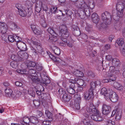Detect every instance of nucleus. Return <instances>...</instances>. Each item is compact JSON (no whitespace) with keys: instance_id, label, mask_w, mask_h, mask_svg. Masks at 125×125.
I'll list each match as a JSON object with an SVG mask.
<instances>
[{"instance_id":"nucleus-29","label":"nucleus","mask_w":125,"mask_h":125,"mask_svg":"<svg viewBox=\"0 0 125 125\" xmlns=\"http://www.w3.org/2000/svg\"><path fill=\"white\" fill-rule=\"evenodd\" d=\"M112 63L113 66H119L120 63L119 59L114 58L112 60Z\"/></svg>"},{"instance_id":"nucleus-40","label":"nucleus","mask_w":125,"mask_h":125,"mask_svg":"<svg viewBox=\"0 0 125 125\" xmlns=\"http://www.w3.org/2000/svg\"><path fill=\"white\" fill-rule=\"evenodd\" d=\"M15 35L12 36L11 35H10L8 37V40L10 42H13L14 41H18L17 39L15 38H14V36Z\"/></svg>"},{"instance_id":"nucleus-26","label":"nucleus","mask_w":125,"mask_h":125,"mask_svg":"<svg viewBox=\"0 0 125 125\" xmlns=\"http://www.w3.org/2000/svg\"><path fill=\"white\" fill-rule=\"evenodd\" d=\"M122 115V111L121 110L117 109L115 119L116 120H120L121 118Z\"/></svg>"},{"instance_id":"nucleus-62","label":"nucleus","mask_w":125,"mask_h":125,"mask_svg":"<svg viewBox=\"0 0 125 125\" xmlns=\"http://www.w3.org/2000/svg\"><path fill=\"white\" fill-rule=\"evenodd\" d=\"M15 84L17 86L19 87H21L22 85V83L19 82H15Z\"/></svg>"},{"instance_id":"nucleus-33","label":"nucleus","mask_w":125,"mask_h":125,"mask_svg":"<svg viewBox=\"0 0 125 125\" xmlns=\"http://www.w3.org/2000/svg\"><path fill=\"white\" fill-rule=\"evenodd\" d=\"M119 10L117 14V16L119 17H122L123 15V8L121 7V5L119 6Z\"/></svg>"},{"instance_id":"nucleus-55","label":"nucleus","mask_w":125,"mask_h":125,"mask_svg":"<svg viewBox=\"0 0 125 125\" xmlns=\"http://www.w3.org/2000/svg\"><path fill=\"white\" fill-rule=\"evenodd\" d=\"M17 57L18 56H17L15 54H13L11 55V58L14 61H18Z\"/></svg>"},{"instance_id":"nucleus-11","label":"nucleus","mask_w":125,"mask_h":125,"mask_svg":"<svg viewBox=\"0 0 125 125\" xmlns=\"http://www.w3.org/2000/svg\"><path fill=\"white\" fill-rule=\"evenodd\" d=\"M31 27L34 33L37 35H41L42 33V31L40 29L33 25H31Z\"/></svg>"},{"instance_id":"nucleus-42","label":"nucleus","mask_w":125,"mask_h":125,"mask_svg":"<svg viewBox=\"0 0 125 125\" xmlns=\"http://www.w3.org/2000/svg\"><path fill=\"white\" fill-rule=\"evenodd\" d=\"M54 52L55 54L58 55L60 53V49L56 47H54L53 48Z\"/></svg>"},{"instance_id":"nucleus-56","label":"nucleus","mask_w":125,"mask_h":125,"mask_svg":"<svg viewBox=\"0 0 125 125\" xmlns=\"http://www.w3.org/2000/svg\"><path fill=\"white\" fill-rule=\"evenodd\" d=\"M51 124V123L50 121H45L43 122V124L44 125H50Z\"/></svg>"},{"instance_id":"nucleus-22","label":"nucleus","mask_w":125,"mask_h":125,"mask_svg":"<svg viewBox=\"0 0 125 125\" xmlns=\"http://www.w3.org/2000/svg\"><path fill=\"white\" fill-rule=\"evenodd\" d=\"M83 115L87 118L83 120V122L85 125H92L90 121V119L88 118L89 116V115L85 113H83Z\"/></svg>"},{"instance_id":"nucleus-19","label":"nucleus","mask_w":125,"mask_h":125,"mask_svg":"<svg viewBox=\"0 0 125 125\" xmlns=\"http://www.w3.org/2000/svg\"><path fill=\"white\" fill-rule=\"evenodd\" d=\"M108 76L110 77V79H104L102 80V82L103 83H107L108 82H111V81L113 82L115 80L116 78L115 76L113 75L111 73L110 74L108 75Z\"/></svg>"},{"instance_id":"nucleus-9","label":"nucleus","mask_w":125,"mask_h":125,"mask_svg":"<svg viewBox=\"0 0 125 125\" xmlns=\"http://www.w3.org/2000/svg\"><path fill=\"white\" fill-rule=\"evenodd\" d=\"M76 98L75 100V106L77 109L79 110L80 109V104L81 101V98L80 95H76L75 96Z\"/></svg>"},{"instance_id":"nucleus-4","label":"nucleus","mask_w":125,"mask_h":125,"mask_svg":"<svg viewBox=\"0 0 125 125\" xmlns=\"http://www.w3.org/2000/svg\"><path fill=\"white\" fill-rule=\"evenodd\" d=\"M74 4L78 8L82 9L83 10L86 9L87 8L89 7L83 0H79L78 1L75 2Z\"/></svg>"},{"instance_id":"nucleus-6","label":"nucleus","mask_w":125,"mask_h":125,"mask_svg":"<svg viewBox=\"0 0 125 125\" xmlns=\"http://www.w3.org/2000/svg\"><path fill=\"white\" fill-rule=\"evenodd\" d=\"M118 95L111 89L109 98L108 99H109L112 102H115L118 101Z\"/></svg>"},{"instance_id":"nucleus-52","label":"nucleus","mask_w":125,"mask_h":125,"mask_svg":"<svg viewBox=\"0 0 125 125\" xmlns=\"http://www.w3.org/2000/svg\"><path fill=\"white\" fill-rule=\"evenodd\" d=\"M33 102L34 105L36 107L40 105V102L38 100H33Z\"/></svg>"},{"instance_id":"nucleus-64","label":"nucleus","mask_w":125,"mask_h":125,"mask_svg":"<svg viewBox=\"0 0 125 125\" xmlns=\"http://www.w3.org/2000/svg\"><path fill=\"white\" fill-rule=\"evenodd\" d=\"M122 50V52L124 56H125V47L120 49Z\"/></svg>"},{"instance_id":"nucleus-12","label":"nucleus","mask_w":125,"mask_h":125,"mask_svg":"<svg viewBox=\"0 0 125 125\" xmlns=\"http://www.w3.org/2000/svg\"><path fill=\"white\" fill-rule=\"evenodd\" d=\"M110 91V89H109L108 91H107L105 88H103L101 89V94L104 96V97L105 99H108L109 98Z\"/></svg>"},{"instance_id":"nucleus-50","label":"nucleus","mask_w":125,"mask_h":125,"mask_svg":"<svg viewBox=\"0 0 125 125\" xmlns=\"http://www.w3.org/2000/svg\"><path fill=\"white\" fill-rule=\"evenodd\" d=\"M87 75L92 77H94L95 76V74L92 71H89L87 73Z\"/></svg>"},{"instance_id":"nucleus-36","label":"nucleus","mask_w":125,"mask_h":125,"mask_svg":"<svg viewBox=\"0 0 125 125\" xmlns=\"http://www.w3.org/2000/svg\"><path fill=\"white\" fill-rule=\"evenodd\" d=\"M62 13V14L63 15H65L67 14V16H70V15H72V12L71 11H68L67 10H64V11H62L61 10H59Z\"/></svg>"},{"instance_id":"nucleus-61","label":"nucleus","mask_w":125,"mask_h":125,"mask_svg":"<svg viewBox=\"0 0 125 125\" xmlns=\"http://www.w3.org/2000/svg\"><path fill=\"white\" fill-rule=\"evenodd\" d=\"M115 69V67L113 66H111L110 67V69H109V71L110 72H111V73H110L109 74V75L111 74V73L112 74V73L114 71V70Z\"/></svg>"},{"instance_id":"nucleus-7","label":"nucleus","mask_w":125,"mask_h":125,"mask_svg":"<svg viewBox=\"0 0 125 125\" xmlns=\"http://www.w3.org/2000/svg\"><path fill=\"white\" fill-rule=\"evenodd\" d=\"M95 94H96L89 90L85 91L84 93V98L86 100H89Z\"/></svg>"},{"instance_id":"nucleus-60","label":"nucleus","mask_w":125,"mask_h":125,"mask_svg":"<svg viewBox=\"0 0 125 125\" xmlns=\"http://www.w3.org/2000/svg\"><path fill=\"white\" fill-rule=\"evenodd\" d=\"M72 28L73 30L74 31L78 29L79 28L77 26L74 25H72Z\"/></svg>"},{"instance_id":"nucleus-23","label":"nucleus","mask_w":125,"mask_h":125,"mask_svg":"<svg viewBox=\"0 0 125 125\" xmlns=\"http://www.w3.org/2000/svg\"><path fill=\"white\" fill-rule=\"evenodd\" d=\"M112 83L111 84L112 85H113L115 88L121 91L123 90V87L118 83L117 82H115L114 83Z\"/></svg>"},{"instance_id":"nucleus-18","label":"nucleus","mask_w":125,"mask_h":125,"mask_svg":"<svg viewBox=\"0 0 125 125\" xmlns=\"http://www.w3.org/2000/svg\"><path fill=\"white\" fill-rule=\"evenodd\" d=\"M91 19L93 22L96 24L98 23L100 21L99 16L96 13H94L92 15Z\"/></svg>"},{"instance_id":"nucleus-37","label":"nucleus","mask_w":125,"mask_h":125,"mask_svg":"<svg viewBox=\"0 0 125 125\" xmlns=\"http://www.w3.org/2000/svg\"><path fill=\"white\" fill-rule=\"evenodd\" d=\"M33 88H31L28 89V91L29 94L32 97H34L35 96V92Z\"/></svg>"},{"instance_id":"nucleus-17","label":"nucleus","mask_w":125,"mask_h":125,"mask_svg":"<svg viewBox=\"0 0 125 125\" xmlns=\"http://www.w3.org/2000/svg\"><path fill=\"white\" fill-rule=\"evenodd\" d=\"M102 19L104 21H106L108 19H111V15L108 12L106 11L102 14Z\"/></svg>"},{"instance_id":"nucleus-13","label":"nucleus","mask_w":125,"mask_h":125,"mask_svg":"<svg viewBox=\"0 0 125 125\" xmlns=\"http://www.w3.org/2000/svg\"><path fill=\"white\" fill-rule=\"evenodd\" d=\"M21 94V93L17 89L14 90L10 98L16 99L19 98Z\"/></svg>"},{"instance_id":"nucleus-20","label":"nucleus","mask_w":125,"mask_h":125,"mask_svg":"<svg viewBox=\"0 0 125 125\" xmlns=\"http://www.w3.org/2000/svg\"><path fill=\"white\" fill-rule=\"evenodd\" d=\"M40 75L43 81V83L46 84L49 83L50 82V80L49 78L46 75L43 74L42 73L40 74Z\"/></svg>"},{"instance_id":"nucleus-31","label":"nucleus","mask_w":125,"mask_h":125,"mask_svg":"<svg viewBox=\"0 0 125 125\" xmlns=\"http://www.w3.org/2000/svg\"><path fill=\"white\" fill-rule=\"evenodd\" d=\"M30 122L32 124H36L39 121L37 118L35 117L32 116L30 117Z\"/></svg>"},{"instance_id":"nucleus-44","label":"nucleus","mask_w":125,"mask_h":125,"mask_svg":"<svg viewBox=\"0 0 125 125\" xmlns=\"http://www.w3.org/2000/svg\"><path fill=\"white\" fill-rule=\"evenodd\" d=\"M10 66L13 68H16L18 67V64L16 61H12L10 63Z\"/></svg>"},{"instance_id":"nucleus-5","label":"nucleus","mask_w":125,"mask_h":125,"mask_svg":"<svg viewBox=\"0 0 125 125\" xmlns=\"http://www.w3.org/2000/svg\"><path fill=\"white\" fill-rule=\"evenodd\" d=\"M59 94L62 95V99L65 102H68L70 99V97L66 94V92L62 89H60L58 90Z\"/></svg>"},{"instance_id":"nucleus-3","label":"nucleus","mask_w":125,"mask_h":125,"mask_svg":"<svg viewBox=\"0 0 125 125\" xmlns=\"http://www.w3.org/2000/svg\"><path fill=\"white\" fill-rule=\"evenodd\" d=\"M17 60L23 61L28 58V55L25 51L21 50L17 52Z\"/></svg>"},{"instance_id":"nucleus-34","label":"nucleus","mask_w":125,"mask_h":125,"mask_svg":"<svg viewBox=\"0 0 125 125\" xmlns=\"http://www.w3.org/2000/svg\"><path fill=\"white\" fill-rule=\"evenodd\" d=\"M57 35H50L49 36V41L50 42H55L57 40Z\"/></svg>"},{"instance_id":"nucleus-46","label":"nucleus","mask_w":125,"mask_h":125,"mask_svg":"<svg viewBox=\"0 0 125 125\" xmlns=\"http://www.w3.org/2000/svg\"><path fill=\"white\" fill-rule=\"evenodd\" d=\"M15 7L18 9V12L19 11L21 10L23 8L22 5L19 3H17L16 4Z\"/></svg>"},{"instance_id":"nucleus-27","label":"nucleus","mask_w":125,"mask_h":125,"mask_svg":"<svg viewBox=\"0 0 125 125\" xmlns=\"http://www.w3.org/2000/svg\"><path fill=\"white\" fill-rule=\"evenodd\" d=\"M5 91L6 96L10 98L13 92L12 90L10 88L8 87L5 89Z\"/></svg>"},{"instance_id":"nucleus-48","label":"nucleus","mask_w":125,"mask_h":125,"mask_svg":"<svg viewBox=\"0 0 125 125\" xmlns=\"http://www.w3.org/2000/svg\"><path fill=\"white\" fill-rule=\"evenodd\" d=\"M50 11L52 13H56L58 12L57 8L56 7H52L51 8Z\"/></svg>"},{"instance_id":"nucleus-16","label":"nucleus","mask_w":125,"mask_h":125,"mask_svg":"<svg viewBox=\"0 0 125 125\" xmlns=\"http://www.w3.org/2000/svg\"><path fill=\"white\" fill-rule=\"evenodd\" d=\"M117 44L120 49L125 47V43L123 38H119L117 40L115 44V45H116Z\"/></svg>"},{"instance_id":"nucleus-47","label":"nucleus","mask_w":125,"mask_h":125,"mask_svg":"<svg viewBox=\"0 0 125 125\" xmlns=\"http://www.w3.org/2000/svg\"><path fill=\"white\" fill-rule=\"evenodd\" d=\"M80 33L81 32L79 28L78 29L73 31V34L75 36H79Z\"/></svg>"},{"instance_id":"nucleus-35","label":"nucleus","mask_w":125,"mask_h":125,"mask_svg":"<svg viewBox=\"0 0 125 125\" xmlns=\"http://www.w3.org/2000/svg\"><path fill=\"white\" fill-rule=\"evenodd\" d=\"M27 9L23 8L21 10L19 11V15L23 17H25L27 14Z\"/></svg>"},{"instance_id":"nucleus-2","label":"nucleus","mask_w":125,"mask_h":125,"mask_svg":"<svg viewBox=\"0 0 125 125\" xmlns=\"http://www.w3.org/2000/svg\"><path fill=\"white\" fill-rule=\"evenodd\" d=\"M59 31L60 34L62 37H64L65 38L68 37L69 33L66 26L62 25L60 26Z\"/></svg>"},{"instance_id":"nucleus-15","label":"nucleus","mask_w":125,"mask_h":125,"mask_svg":"<svg viewBox=\"0 0 125 125\" xmlns=\"http://www.w3.org/2000/svg\"><path fill=\"white\" fill-rule=\"evenodd\" d=\"M89 9L87 8L86 9H85L82 11L83 14V15L81 14L80 16V17L81 19H84L85 18L86 16L89 17L90 16L91 14Z\"/></svg>"},{"instance_id":"nucleus-14","label":"nucleus","mask_w":125,"mask_h":125,"mask_svg":"<svg viewBox=\"0 0 125 125\" xmlns=\"http://www.w3.org/2000/svg\"><path fill=\"white\" fill-rule=\"evenodd\" d=\"M76 86L75 83H71L70 85L69 88L67 89L68 93L71 94H73L75 93Z\"/></svg>"},{"instance_id":"nucleus-38","label":"nucleus","mask_w":125,"mask_h":125,"mask_svg":"<svg viewBox=\"0 0 125 125\" xmlns=\"http://www.w3.org/2000/svg\"><path fill=\"white\" fill-rule=\"evenodd\" d=\"M40 2H42V5H41V7L42 8L43 10L47 11L48 10V7L47 5L45 4V2L43 0H39Z\"/></svg>"},{"instance_id":"nucleus-10","label":"nucleus","mask_w":125,"mask_h":125,"mask_svg":"<svg viewBox=\"0 0 125 125\" xmlns=\"http://www.w3.org/2000/svg\"><path fill=\"white\" fill-rule=\"evenodd\" d=\"M111 110V108L110 106L104 104L102 107V113L104 115H108Z\"/></svg>"},{"instance_id":"nucleus-57","label":"nucleus","mask_w":125,"mask_h":125,"mask_svg":"<svg viewBox=\"0 0 125 125\" xmlns=\"http://www.w3.org/2000/svg\"><path fill=\"white\" fill-rule=\"evenodd\" d=\"M105 122L106 125H113V124L111 120H107Z\"/></svg>"},{"instance_id":"nucleus-8","label":"nucleus","mask_w":125,"mask_h":125,"mask_svg":"<svg viewBox=\"0 0 125 125\" xmlns=\"http://www.w3.org/2000/svg\"><path fill=\"white\" fill-rule=\"evenodd\" d=\"M8 29L7 25L4 22L0 21V33H4Z\"/></svg>"},{"instance_id":"nucleus-25","label":"nucleus","mask_w":125,"mask_h":125,"mask_svg":"<svg viewBox=\"0 0 125 125\" xmlns=\"http://www.w3.org/2000/svg\"><path fill=\"white\" fill-rule=\"evenodd\" d=\"M71 73V74L78 77H81L83 75V73L82 72L77 70H76L74 71H72Z\"/></svg>"},{"instance_id":"nucleus-49","label":"nucleus","mask_w":125,"mask_h":125,"mask_svg":"<svg viewBox=\"0 0 125 125\" xmlns=\"http://www.w3.org/2000/svg\"><path fill=\"white\" fill-rule=\"evenodd\" d=\"M30 118L27 117H24L23 119V123H28L30 122Z\"/></svg>"},{"instance_id":"nucleus-58","label":"nucleus","mask_w":125,"mask_h":125,"mask_svg":"<svg viewBox=\"0 0 125 125\" xmlns=\"http://www.w3.org/2000/svg\"><path fill=\"white\" fill-rule=\"evenodd\" d=\"M21 74H26L28 73V71L26 69H24V70H21V72L20 73Z\"/></svg>"},{"instance_id":"nucleus-32","label":"nucleus","mask_w":125,"mask_h":125,"mask_svg":"<svg viewBox=\"0 0 125 125\" xmlns=\"http://www.w3.org/2000/svg\"><path fill=\"white\" fill-rule=\"evenodd\" d=\"M90 88L89 90L96 94L95 88L96 86L94 82H92L90 83Z\"/></svg>"},{"instance_id":"nucleus-51","label":"nucleus","mask_w":125,"mask_h":125,"mask_svg":"<svg viewBox=\"0 0 125 125\" xmlns=\"http://www.w3.org/2000/svg\"><path fill=\"white\" fill-rule=\"evenodd\" d=\"M36 68L37 71H41L43 67L41 64H38L36 65Z\"/></svg>"},{"instance_id":"nucleus-59","label":"nucleus","mask_w":125,"mask_h":125,"mask_svg":"<svg viewBox=\"0 0 125 125\" xmlns=\"http://www.w3.org/2000/svg\"><path fill=\"white\" fill-rule=\"evenodd\" d=\"M42 113L41 111H38L37 112L36 116L37 118L39 117L42 116Z\"/></svg>"},{"instance_id":"nucleus-21","label":"nucleus","mask_w":125,"mask_h":125,"mask_svg":"<svg viewBox=\"0 0 125 125\" xmlns=\"http://www.w3.org/2000/svg\"><path fill=\"white\" fill-rule=\"evenodd\" d=\"M16 44L18 49L24 51L26 50V46L25 43L22 42H17Z\"/></svg>"},{"instance_id":"nucleus-1","label":"nucleus","mask_w":125,"mask_h":125,"mask_svg":"<svg viewBox=\"0 0 125 125\" xmlns=\"http://www.w3.org/2000/svg\"><path fill=\"white\" fill-rule=\"evenodd\" d=\"M86 110L88 113L92 115L91 118L93 120L98 121L103 120L99 111L95 108L93 104H90V107H87Z\"/></svg>"},{"instance_id":"nucleus-43","label":"nucleus","mask_w":125,"mask_h":125,"mask_svg":"<svg viewBox=\"0 0 125 125\" xmlns=\"http://www.w3.org/2000/svg\"><path fill=\"white\" fill-rule=\"evenodd\" d=\"M45 114L49 119H51V120H52V115L50 112L48 110H46L45 111Z\"/></svg>"},{"instance_id":"nucleus-30","label":"nucleus","mask_w":125,"mask_h":125,"mask_svg":"<svg viewBox=\"0 0 125 125\" xmlns=\"http://www.w3.org/2000/svg\"><path fill=\"white\" fill-rule=\"evenodd\" d=\"M25 63L28 67H34L36 65V63L35 62L28 61H26Z\"/></svg>"},{"instance_id":"nucleus-28","label":"nucleus","mask_w":125,"mask_h":125,"mask_svg":"<svg viewBox=\"0 0 125 125\" xmlns=\"http://www.w3.org/2000/svg\"><path fill=\"white\" fill-rule=\"evenodd\" d=\"M30 78L33 83H38L40 82V79L37 76H31Z\"/></svg>"},{"instance_id":"nucleus-41","label":"nucleus","mask_w":125,"mask_h":125,"mask_svg":"<svg viewBox=\"0 0 125 125\" xmlns=\"http://www.w3.org/2000/svg\"><path fill=\"white\" fill-rule=\"evenodd\" d=\"M37 41V39L35 38L34 37H33L31 38V43L34 45L39 46L40 45V44L38 43Z\"/></svg>"},{"instance_id":"nucleus-45","label":"nucleus","mask_w":125,"mask_h":125,"mask_svg":"<svg viewBox=\"0 0 125 125\" xmlns=\"http://www.w3.org/2000/svg\"><path fill=\"white\" fill-rule=\"evenodd\" d=\"M73 42H74L72 39V38H70L69 41H68L67 42V45L70 47H72L73 46Z\"/></svg>"},{"instance_id":"nucleus-63","label":"nucleus","mask_w":125,"mask_h":125,"mask_svg":"<svg viewBox=\"0 0 125 125\" xmlns=\"http://www.w3.org/2000/svg\"><path fill=\"white\" fill-rule=\"evenodd\" d=\"M110 45L109 44H106L104 46V49L105 50H107L110 48Z\"/></svg>"},{"instance_id":"nucleus-54","label":"nucleus","mask_w":125,"mask_h":125,"mask_svg":"<svg viewBox=\"0 0 125 125\" xmlns=\"http://www.w3.org/2000/svg\"><path fill=\"white\" fill-rule=\"evenodd\" d=\"M75 85L76 86V89L75 90L78 91H80L83 90V88L82 87L80 86H78V85L76 84H75Z\"/></svg>"},{"instance_id":"nucleus-24","label":"nucleus","mask_w":125,"mask_h":125,"mask_svg":"<svg viewBox=\"0 0 125 125\" xmlns=\"http://www.w3.org/2000/svg\"><path fill=\"white\" fill-rule=\"evenodd\" d=\"M42 3L39 0H37L35 8V10L37 12H39L41 11Z\"/></svg>"},{"instance_id":"nucleus-53","label":"nucleus","mask_w":125,"mask_h":125,"mask_svg":"<svg viewBox=\"0 0 125 125\" xmlns=\"http://www.w3.org/2000/svg\"><path fill=\"white\" fill-rule=\"evenodd\" d=\"M92 26L90 25H87L85 27V30L87 31H91L92 29Z\"/></svg>"},{"instance_id":"nucleus-39","label":"nucleus","mask_w":125,"mask_h":125,"mask_svg":"<svg viewBox=\"0 0 125 125\" xmlns=\"http://www.w3.org/2000/svg\"><path fill=\"white\" fill-rule=\"evenodd\" d=\"M48 32L51 35H57V34L53 30L52 27H50L47 30Z\"/></svg>"}]
</instances>
